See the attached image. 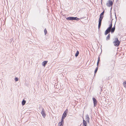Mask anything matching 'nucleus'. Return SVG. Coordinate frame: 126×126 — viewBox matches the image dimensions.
<instances>
[{
    "label": "nucleus",
    "instance_id": "nucleus-39",
    "mask_svg": "<svg viewBox=\"0 0 126 126\" xmlns=\"http://www.w3.org/2000/svg\"><path fill=\"white\" fill-rule=\"evenodd\" d=\"M112 7H111V8H110V10H112Z\"/></svg>",
    "mask_w": 126,
    "mask_h": 126
},
{
    "label": "nucleus",
    "instance_id": "nucleus-43",
    "mask_svg": "<svg viewBox=\"0 0 126 126\" xmlns=\"http://www.w3.org/2000/svg\"><path fill=\"white\" fill-rule=\"evenodd\" d=\"M12 40H13V39H12V40H11V42L12 41Z\"/></svg>",
    "mask_w": 126,
    "mask_h": 126
},
{
    "label": "nucleus",
    "instance_id": "nucleus-15",
    "mask_svg": "<svg viewBox=\"0 0 126 126\" xmlns=\"http://www.w3.org/2000/svg\"><path fill=\"white\" fill-rule=\"evenodd\" d=\"M79 54V52L78 50H77L76 53L75 54V56L76 57H77Z\"/></svg>",
    "mask_w": 126,
    "mask_h": 126
},
{
    "label": "nucleus",
    "instance_id": "nucleus-36",
    "mask_svg": "<svg viewBox=\"0 0 126 126\" xmlns=\"http://www.w3.org/2000/svg\"><path fill=\"white\" fill-rule=\"evenodd\" d=\"M102 0H101V5H102Z\"/></svg>",
    "mask_w": 126,
    "mask_h": 126
},
{
    "label": "nucleus",
    "instance_id": "nucleus-20",
    "mask_svg": "<svg viewBox=\"0 0 126 126\" xmlns=\"http://www.w3.org/2000/svg\"><path fill=\"white\" fill-rule=\"evenodd\" d=\"M65 118L64 117L62 116V118H61V121L60 122L64 123V120L65 119Z\"/></svg>",
    "mask_w": 126,
    "mask_h": 126
},
{
    "label": "nucleus",
    "instance_id": "nucleus-12",
    "mask_svg": "<svg viewBox=\"0 0 126 126\" xmlns=\"http://www.w3.org/2000/svg\"><path fill=\"white\" fill-rule=\"evenodd\" d=\"M48 62V61H44L42 63V65L45 67L46 64H47V63Z\"/></svg>",
    "mask_w": 126,
    "mask_h": 126
},
{
    "label": "nucleus",
    "instance_id": "nucleus-34",
    "mask_svg": "<svg viewBox=\"0 0 126 126\" xmlns=\"http://www.w3.org/2000/svg\"><path fill=\"white\" fill-rule=\"evenodd\" d=\"M108 34L110 33V30H108Z\"/></svg>",
    "mask_w": 126,
    "mask_h": 126
},
{
    "label": "nucleus",
    "instance_id": "nucleus-8",
    "mask_svg": "<svg viewBox=\"0 0 126 126\" xmlns=\"http://www.w3.org/2000/svg\"><path fill=\"white\" fill-rule=\"evenodd\" d=\"M90 119L89 117V115L88 114H87L85 116V120L87 122L88 124L90 123Z\"/></svg>",
    "mask_w": 126,
    "mask_h": 126
},
{
    "label": "nucleus",
    "instance_id": "nucleus-17",
    "mask_svg": "<svg viewBox=\"0 0 126 126\" xmlns=\"http://www.w3.org/2000/svg\"><path fill=\"white\" fill-rule=\"evenodd\" d=\"M98 67H97L95 68V69L94 71V76L95 75V74L96 73L98 70Z\"/></svg>",
    "mask_w": 126,
    "mask_h": 126
},
{
    "label": "nucleus",
    "instance_id": "nucleus-27",
    "mask_svg": "<svg viewBox=\"0 0 126 126\" xmlns=\"http://www.w3.org/2000/svg\"><path fill=\"white\" fill-rule=\"evenodd\" d=\"M43 109L41 106H40L39 108V110H41V109L42 110V109Z\"/></svg>",
    "mask_w": 126,
    "mask_h": 126
},
{
    "label": "nucleus",
    "instance_id": "nucleus-4",
    "mask_svg": "<svg viewBox=\"0 0 126 126\" xmlns=\"http://www.w3.org/2000/svg\"><path fill=\"white\" fill-rule=\"evenodd\" d=\"M113 4V1L110 0H109L108 1L106 5L107 6L109 7H110Z\"/></svg>",
    "mask_w": 126,
    "mask_h": 126
},
{
    "label": "nucleus",
    "instance_id": "nucleus-5",
    "mask_svg": "<svg viewBox=\"0 0 126 126\" xmlns=\"http://www.w3.org/2000/svg\"><path fill=\"white\" fill-rule=\"evenodd\" d=\"M92 100L94 103V107H96L97 105L98 101L94 97H93Z\"/></svg>",
    "mask_w": 126,
    "mask_h": 126
},
{
    "label": "nucleus",
    "instance_id": "nucleus-1",
    "mask_svg": "<svg viewBox=\"0 0 126 126\" xmlns=\"http://www.w3.org/2000/svg\"><path fill=\"white\" fill-rule=\"evenodd\" d=\"M105 12V11L103 10V12L101 13L100 15L99 18L98 20V28L99 30L100 28L101 25L102 21L104 17V14Z\"/></svg>",
    "mask_w": 126,
    "mask_h": 126
},
{
    "label": "nucleus",
    "instance_id": "nucleus-16",
    "mask_svg": "<svg viewBox=\"0 0 126 126\" xmlns=\"http://www.w3.org/2000/svg\"><path fill=\"white\" fill-rule=\"evenodd\" d=\"M64 123L59 122L58 123V126H63Z\"/></svg>",
    "mask_w": 126,
    "mask_h": 126
},
{
    "label": "nucleus",
    "instance_id": "nucleus-25",
    "mask_svg": "<svg viewBox=\"0 0 126 126\" xmlns=\"http://www.w3.org/2000/svg\"><path fill=\"white\" fill-rule=\"evenodd\" d=\"M19 79L17 77H16L15 79V80L16 82L18 81Z\"/></svg>",
    "mask_w": 126,
    "mask_h": 126
},
{
    "label": "nucleus",
    "instance_id": "nucleus-37",
    "mask_svg": "<svg viewBox=\"0 0 126 126\" xmlns=\"http://www.w3.org/2000/svg\"><path fill=\"white\" fill-rule=\"evenodd\" d=\"M83 125L82 124H81L80 125V126H82Z\"/></svg>",
    "mask_w": 126,
    "mask_h": 126
},
{
    "label": "nucleus",
    "instance_id": "nucleus-2",
    "mask_svg": "<svg viewBox=\"0 0 126 126\" xmlns=\"http://www.w3.org/2000/svg\"><path fill=\"white\" fill-rule=\"evenodd\" d=\"M115 62L112 60L110 63L107 65V68L110 71H112L113 70L115 65Z\"/></svg>",
    "mask_w": 126,
    "mask_h": 126
},
{
    "label": "nucleus",
    "instance_id": "nucleus-40",
    "mask_svg": "<svg viewBox=\"0 0 126 126\" xmlns=\"http://www.w3.org/2000/svg\"><path fill=\"white\" fill-rule=\"evenodd\" d=\"M116 0V2H117L118 0Z\"/></svg>",
    "mask_w": 126,
    "mask_h": 126
},
{
    "label": "nucleus",
    "instance_id": "nucleus-13",
    "mask_svg": "<svg viewBox=\"0 0 126 126\" xmlns=\"http://www.w3.org/2000/svg\"><path fill=\"white\" fill-rule=\"evenodd\" d=\"M110 33H109L108 35L106 37V40L107 41H108L110 39Z\"/></svg>",
    "mask_w": 126,
    "mask_h": 126
},
{
    "label": "nucleus",
    "instance_id": "nucleus-22",
    "mask_svg": "<svg viewBox=\"0 0 126 126\" xmlns=\"http://www.w3.org/2000/svg\"><path fill=\"white\" fill-rule=\"evenodd\" d=\"M123 84L124 87L126 88V81H125L123 82Z\"/></svg>",
    "mask_w": 126,
    "mask_h": 126
},
{
    "label": "nucleus",
    "instance_id": "nucleus-33",
    "mask_svg": "<svg viewBox=\"0 0 126 126\" xmlns=\"http://www.w3.org/2000/svg\"><path fill=\"white\" fill-rule=\"evenodd\" d=\"M115 18H116V20H117V17L116 16V14L115 13ZM116 20L115 22H116Z\"/></svg>",
    "mask_w": 126,
    "mask_h": 126
},
{
    "label": "nucleus",
    "instance_id": "nucleus-7",
    "mask_svg": "<svg viewBox=\"0 0 126 126\" xmlns=\"http://www.w3.org/2000/svg\"><path fill=\"white\" fill-rule=\"evenodd\" d=\"M68 110V109H66L64 111V113L62 115V116L65 118L67 115Z\"/></svg>",
    "mask_w": 126,
    "mask_h": 126
},
{
    "label": "nucleus",
    "instance_id": "nucleus-19",
    "mask_svg": "<svg viewBox=\"0 0 126 126\" xmlns=\"http://www.w3.org/2000/svg\"><path fill=\"white\" fill-rule=\"evenodd\" d=\"M113 20V19H111V20L110 22V24L109 25V27L112 28V20Z\"/></svg>",
    "mask_w": 126,
    "mask_h": 126
},
{
    "label": "nucleus",
    "instance_id": "nucleus-42",
    "mask_svg": "<svg viewBox=\"0 0 126 126\" xmlns=\"http://www.w3.org/2000/svg\"><path fill=\"white\" fill-rule=\"evenodd\" d=\"M65 15H63V16H65Z\"/></svg>",
    "mask_w": 126,
    "mask_h": 126
},
{
    "label": "nucleus",
    "instance_id": "nucleus-41",
    "mask_svg": "<svg viewBox=\"0 0 126 126\" xmlns=\"http://www.w3.org/2000/svg\"><path fill=\"white\" fill-rule=\"evenodd\" d=\"M12 88H11V91H12Z\"/></svg>",
    "mask_w": 126,
    "mask_h": 126
},
{
    "label": "nucleus",
    "instance_id": "nucleus-29",
    "mask_svg": "<svg viewBox=\"0 0 126 126\" xmlns=\"http://www.w3.org/2000/svg\"><path fill=\"white\" fill-rule=\"evenodd\" d=\"M115 24H116V22H115L114 25V26L112 28H114V29H115Z\"/></svg>",
    "mask_w": 126,
    "mask_h": 126
},
{
    "label": "nucleus",
    "instance_id": "nucleus-28",
    "mask_svg": "<svg viewBox=\"0 0 126 126\" xmlns=\"http://www.w3.org/2000/svg\"><path fill=\"white\" fill-rule=\"evenodd\" d=\"M100 61V58L99 57V56L98 58V61L97 62H99V61Z\"/></svg>",
    "mask_w": 126,
    "mask_h": 126
},
{
    "label": "nucleus",
    "instance_id": "nucleus-44",
    "mask_svg": "<svg viewBox=\"0 0 126 126\" xmlns=\"http://www.w3.org/2000/svg\"><path fill=\"white\" fill-rule=\"evenodd\" d=\"M114 0H113V2H114Z\"/></svg>",
    "mask_w": 126,
    "mask_h": 126
},
{
    "label": "nucleus",
    "instance_id": "nucleus-26",
    "mask_svg": "<svg viewBox=\"0 0 126 126\" xmlns=\"http://www.w3.org/2000/svg\"><path fill=\"white\" fill-rule=\"evenodd\" d=\"M111 28L109 26L108 28L107 29H106L108 31V30H110L111 29Z\"/></svg>",
    "mask_w": 126,
    "mask_h": 126
},
{
    "label": "nucleus",
    "instance_id": "nucleus-21",
    "mask_svg": "<svg viewBox=\"0 0 126 126\" xmlns=\"http://www.w3.org/2000/svg\"><path fill=\"white\" fill-rule=\"evenodd\" d=\"M65 118L64 117L62 116V118H61V121L60 122L64 123V120L65 119Z\"/></svg>",
    "mask_w": 126,
    "mask_h": 126
},
{
    "label": "nucleus",
    "instance_id": "nucleus-14",
    "mask_svg": "<svg viewBox=\"0 0 126 126\" xmlns=\"http://www.w3.org/2000/svg\"><path fill=\"white\" fill-rule=\"evenodd\" d=\"M26 101L24 99H23L22 102V106H24L26 103Z\"/></svg>",
    "mask_w": 126,
    "mask_h": 126
},
{
    "label": "nucleus",
    "instance_id": "nucleus-9",
    "mask_svg": "<svg viewBox=\"0 0 126 126\" xmlns=\"http://www.w3.org/2000/svg\"><path fill=\"white\" fill-rule=\"evenodd\" d=\"M65 17V18H66V20L67 21L73 20V17L70 16L66 18V17Z\"/></svg>",
    "mask_w": 126,
    "mask_h": 126
},
{
    "label": "nucleus",
    "instance_id": "nucleus-32",
    "mask_svg": "<svg viewBox=\"0 0 126 126\" xmlns=\"http://www.w3.org/2000/svg\"><path fill=\"white\" fill-rule=\"evenodd\" d=\"M110 17L111 18V10H110Z\"/></svg>",
    "mask_w": 126,
    "mask_h": 126
},
{
    "label": "nucleus",
    "instance_id": "nucleus-30",
    "mask_svg": "<svg viewBox=\"0 0 126 126\" xmlns=\"http://www.w3.org/2000/svg\"><path fill=\"white\" fill-rule=\"evenodd\" d=\"M100 88L101 89V92H102V91H103V90L102 89V87L100 86Z\"/></svg>",
    "mask_w": 126,
    "mask_h": 126
},
{
    "label": "nucleus",
    "instance_id": "nucleus-3",
    "mask_svg": "<svg viewBox=\"0 0 126 126\" xmlns=\"http://www.w3.org/2000/svg\"><path fill=\"white\" fill-rule=\"evenodd\" d=\"M113 43L115 46L118 47L120 44V42L118 40V38L116 37L115 38L114 41Z\"/></svg>",
    "mask_w": 126,
    "mask_h": 126
},
{
    "label": "nucleus",
    "instance_id": "nucleus-10",
    "mask_svg": "<svg viewBox=\"0 0 126 126\" xmlns=\"http://www.w3.org/2000/svg\"><path fill=\"white\" fill-rule=\"evenodd\" d=\"M82 118L83 119V126H87V122L84 120L83 117H82Z\"/></svg>",
    "mask_w": 126,
    "mask_h": 126
},
{
    "label": "nucleus",
    "instance_id": "nucleus-31",
    "mask_svg": "<svg viewBox=\"0 0 126 126\" xmlns=\"http://www.w3.org/2000/svg\"><path fill=\"white\" fill-rule=\"evenodd\" d=\"M99 62H97V67H98V65H99Z\"/></svg>",
    "mask_w": 126,
    "mask_h": 126
},
{
    "label": "nucleus",
    "instance_id": "nucleus-35",
    "mask_svg": "<svg viewBox=\"0 0 126 126\" xmlns=\"http://www.w3.org/2000/svg\"><path fill=\"white\" fill-rule=\"evenodd\" d=\"M109 79V77H108L106 78V80H108Z\"/></svg>",
    "mask_w": 126,
    "mask_h": 126
},
{
    "label": "nucleus",
    "instance_id": "nucleus-11",
    "mask_svg": "<svg viewBox=\"0 0 126 126\" xmlns=\"http://www.w3.org/2000/svg\"><path fill=\"white\" fill-rule=\"evenodd\" d=\"M84 17H83L82 18H79L77 17H73V20H76V21H78L80 19H81L82 18H84Z\"/></svg>",
    "mask_w": 126,
    "mask_h": 126
},
{
    "label": "nucleus",
    "instance_id": "nucleus-38",
    "mask_svg": "<svg viewBox=\"0 0 126 126\" xmlns=\"http://www.w3.org/2000/svg\"><path fill=\"white\" fill-rule=\"evenodd\" d=\"M26 82H25V85L26 86H27V84H26Z\"/></svg>",
    "mask_w": 126,
    "mask_h": 126
},
{
    "label": "nucleus",
    "instance_id": "nucleus-6",
    "mask_svg": "<svg viewBox=\"0 0 126 126\" xmlns=\"http://www.w3.org/2000/svg\"><path fill=\"white\" fill-rule=\"evenodd\" d=\"M41 113L43 117L44 118H45L46 115V114L44 109H43L42 110Z\"/></svg>",
    "mask_w": 126,
    "mask_h": 126
},
{
    "label": "nucleus",
    "instance_id": "nucleus-24",
    "mask_svg": "<svg viewBox=\"0 0 126 126\" xmlns=\"http://www.w3.org/2000/svg\"><path fill=\"white\" fill-rule=\"evenodd\" d=\"M108 30H106L104 34L105 35H106L108 34Z\"/></svg>",
    "mask_w": 126,
    "mask_h": 126
},
{
    "label": "nucleus",
    "instance_id": "nucleus-18",
    "mask_svg": "<svg viewBox=\"0 0 126 126\" xmlns=\"http://www.w3.org/2000/svg\"><path fill=\"white\" fill-rule=\"evenodd\" d=\"M110 32L111 33H113L114 32L115 29L112 28L111 29Z\"/></svg>",
    "mask_w": 126,
    "mask_h": 126
},
{
    "label": "nucleus",
    "instance_id": "nucleus-23",
    "mask_svg": "<svg viewBox=\"0 0 126 126\" xmlns=\"http://www.w3.org/2000/svg\"><path fill=\"white\" fill-rule=\"evenodd\" d=\"M44 34H45V35H46L47 33V30L46 28H45V29L44 31Z\"/></svg>",
    "mask_w": 126,
    "mask_h": 126
}]
</instances>
